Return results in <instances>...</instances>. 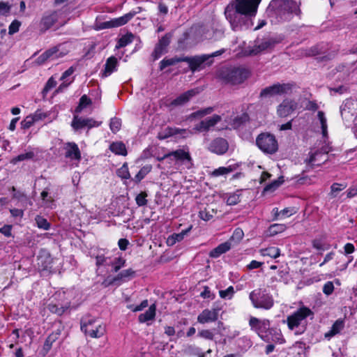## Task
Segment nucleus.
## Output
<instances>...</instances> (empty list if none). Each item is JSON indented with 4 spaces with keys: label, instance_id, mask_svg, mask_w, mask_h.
Masks as SVG:
<instances>
[{
    "label": "nucleus",
    "instance_id": "nucleus-1",
    "mask_svg": "<svg viewBox=\"0 0 357 357\" xmlns=\"http://www.w3.org/2000/svg\"><path fill=\"white\" fill-rule=\"evenodd\" d=\"M261 0H231L225 9V15L232 30L248 29L253 26Z\"/></svg>",
    "mask_w": 357,
    "mask_h": 357
},
{
    "label": "nucleus",
    "instance_id": "nucleus-2",
    "mask_svg": "<svg viewBox=\"0 0 357 357\" xmlns=\"http://www.w3.org/2000/svg\"><path fill=\"white\" fill-rule=\"evenodd\" d=\"M160 168L167 175L183 173L193 166V161L188 149H178L158 158Z\"/></svg>",
    "mask_w": 357,
    "mask_h": 357
},
{
    "label": "nucleus",
    "instance_id": "nucleus-3",
    "mask_svg": "<svg viewBox=\"0 0 357 357\" xmlns=\"http://www.w3.org/2000/svg\"><path fill=\"white\" fill-rule=\"evenodd\" d=\"M267 12L278 20H289L294 15H300V3L294 0H272Z\"/></svg>",
    "mask_w": 357,
    "mask_h": 357
},
{
    "label": "nucleus",
    "instance_id": "nucleus-4",
    "mask_svg": "<svg viewBox=\"0 0 357 357\" xmlns=\"http://www.w3.org/2000/svg\"><path fill=\"white\" fill-rule=\"evenodd\" d=\"M314 312L311 309L306 306H301L297 310L291 313L284 321L287 323L288 328L293 331L296 335L303 334L307 327V318H312Z\"/></svg>",
    "mask_w": 357,
    "mask_h": 357
},
{
    "label": "nucleus",
    "instance_id": "nucleus-5",
    "mask_svg": "<svg viewBox=\"0 0 357 357\" xmlns=\"http://www.w3.org/2000/svg\"><path fill=\"white\" fill-rule=\"evenodd\" d=\"M250 75V72L243 68H222L219 74L220 78L225 83L236 85L243 83Z\"/></svg>",
    "mask_w": 357,
    "mask_h": 357
},
{
    "label": "nucleus",
    "instance_id": "nucleus-6",
    "mask_svg": "<svg viewBox=\"0 0 357 357\" xmlns=\"http://www.w3.org/2000/svg\"><path fill=\"white\" fill-rule=\"evenodd\" d=\"M81 330L93 338H100L106 333V326L91 317L83 318L81 321Z\"/></svg>",
    "mask_w": 357,
    "mask_h": 357
},
{
    "label": "nucleus",
    "instance_id": "nucleus-7",
    "mask_svg": "<svg viewBox=\"0 0 357 357\" xmlns=\"http://www.w3.org/2000/svg\"><path fill=\"white\" fill-rule=\"evenodd\" d=\"M249 298L254 307L270 310L274 305L272 295L264 289H256L250 293Z\"/></svg>",
    "mask_w": 357,
    "mask_h": 357
},
{
    "label": "nucleus",
    "instance_id": "nucleus-8",
    "mask_svg": "<svg viewBox=\"0 0 357 357\" xmlns=\"http://www.w3.org/2000/svg\"><path fill=\"white\" fill-rule=\"evenodd\" d=\"M70 303L64 292H56L49 300L47 308L50 312L61 316L70 307Z\"/></svg>",
    "mask_w": 357,
    "mask_h": 357
},
{
    "label": "nucleus",
    "instance_id": "nucleus-9",
    "mask_svg": "<svg viewBox=\"0 0 357 357\" xmlns=\"http://www.w3.org/2000/svg\"><path fill=\"white\" fill-rule=\"evenodd\" d=\"M256 144L259 149L266 153H274L278 149V142L275 136L270 133L260 134L257 137Z\"/></svg>",
    "mask_w": 357,
    "mask_h": 357
},
{
    "label": "nucleus",
    "instance_id": "nucleus-10",
    "mask_svg": "<svg viewBox=\"0 0 357 357\" xmlns=\"http://www.w3.org/2000/svg\"><path fill=\"white\" fill-rule=\"evenodd\" d=\"M221 54L220 52H215L211 55L203 54L201 56H183V61L188 63L190 69L192 72H195L202 69L204 67V63L212 56H216Z\"/></svg>",
    "mask_w": 357,
    "mask_h": 357
},
{
    "label": "nucleus",
    "instance_id": "nucleus-11",
    "mask_svg": "<svg viewBox=\"0 0 357 357\" xmlns=\"http://www.w3.org/2000/svg\"><path fill=\"white\" fill-rule=\"evenodd\" d=\"M249 325L252 331L256 332L261 338L268 333L270 328V321L268 319H259L256 317H250Z\"/></svg>",
    "mask_w": 357,
    "mask_h": 357
},
{
    "label": "nucleus",
    "instance_id": "nucleus-12",
    "mask_svg": "<svg viewBox=\"0 0 357 357\" xmlns=\"http://www.w3.org/2000/svg\"><path fill=\"white\" fill-rule=\"evenodd\" d=\"M249 116L248 114L243 113L241 115L236 116H225L224 117V125L222 129H237L247 121H248Z\"/></svg>",
    "mask_w": 357,
    "mask_h": 357
},
{
    "label": "nucleus",
    "instance_id": "nucleus-13",
    "mask_svg": "<svg viewBox=\"0 0 357 357\" xmlns=\"http://www.w3.org/2000/svg\"><path fill=\"white\" fill-rule=\"evenodd\" d=\"M63 150L65 151V157L73 162L75 166H78L82 156L77 144L75 142H67L63 145Z\"/></svg>",
    "mask_w": 357,
    "mask_h": 357
},
{
    "label": "nucleus",
    "instance_id": "nucleus-14",
    "mask_svg": "<svg viewBox=\"0 0 357 357\" xmlns=\"http://www.w3.org/2000/svg\"><path fill=\"white\" fill-rule=\"evenodd\" d=\"M312 123L315 131L320 132L324 140L328 139V121L325 112L318 111Z\"/></svg>",
    "mask_w": 357,
    "mask_h": 357
},
{
    "label": "nucleus",
    "instance_id": "nucleus-15",
    "mask_svg": "<svg viewBox=\"0 0 357 357\" xmlns=\"http://www.w3.org/2000/svg\"><path fill=\"white\" fill-rule=\"evenodd\" d=\"M224 117L225 114H214L200 121L195 126L194 130L198 132H207L220 123Z\"/></svg>",
    "mask_w": 357,
    "mask_h": 357
},
{
    "label": "nucleus",
    "instance_id": "nucleus-16",
    "mask_svg": "<svg viewBox=\"0 0 357 357\" xmlns=\"http://www.w3.org/2000/svg\"><path fill=\"white\" fill-rule=\"evenodd\" d=\"M271 43L268 40L257 41L254 45L248 46L245 50H243L242 54L244 56L257 55L271 47Z\"/></svg>",
    "mask_w": 357,
    "mask_h": 357
},
{
    "label": "nucleus",
    "instance_id": "nucleus-17",
    "mask_svg": "<svg viewBox=\"0 0 357 357\" xmlns=\"http://www.w3.org/2000/svg\"><path fill=\"white\" fill-rule=\"evenodd\" d=\"M298 104L293 100L284 99L278 107L277 114L280 117L289 116L297 108Z\"/></svg>",
    "mask_w": 357,
    "mask_h": 357
},
{
    "label": "nucleus",
    "instance_id": "nucleus-18",
    "mask_svg": "<svg viewBox=\"0 0 357 357\" xmlns=\"http://www.w3.org/2000/svg\"><path fill=\"white\" fill-rule=\"evenodd\" d=\"M229 149V144L227 141L222 137H218L213 139L209 146L208 150L218 155L225 154Z\"/></svg>",
    "mask_w": 357,
    "mask_h": 357
},
{
    "label": "nucleus",
    "instance_id": "nucleus-19",
    "mask_svg": "<svg viewBox=\"0 0 357 357\" xmlns=\"http://www.w3.org/2000/svg\"><path fill=\"white\" fill-rule=\"evenodd\" d=\"M219 310L216 308L205 309L197 317V321L204 324L215 321L218 318Z\"/></svg>",
    "mask_w": 357,
    "mask_h": 357
},
{
    "label": "nucleus",
    "instance_id": "nucleus-20",
    "mask_svg": "<svg viewBox=\"0 0 357 357\" xmlns=\"http://www.w3.org/2000/svg\"><path fill=\"white\" fill-rule=\"evenodd\" d=\"M171 36L166 34L159 40L153 52V56L155 60L158 59L163 54L166 52V49L170 43Z\"/></svg>",
    "mask_w": 357,
    "mask_h": 357
},
{
    "label": "nucleus",
    "instance_id": "nucleus-21",
    "mask_svg": "<svg viewBox=\"0 0 357 357\" xmlns=\"http://www.w3.org/2000/svg\"><path fill=\"white\" fill-rule=\"evenodd\" d=\"M199 92L198 89H193L188 90V91L181 94L176 98H175L171 102L172 106H179L185 104L188 102L193 96Z\"/></svg>",
    "mask_w": 357,
    "mask_h": 357
},
{
    "label": "nucleus",
    "instance_id": "nucleus-22",
    "mask_svg": "<svg viewBox=\"0 0 357 357\" xmlns=\"http://www.w3.org/2000/svg\"><path fill=\"white\" fill-rule=\"evenodd\" d=\"M192 225H190L186 229L183 230L180 233H174L169 236L167 238L166 243L167 246H173L176 243L182 241L185 236L192 230Z\"/></svg>",
    "mask_w": 357,
    "mask_h": 357
},
{
    "label": "nucleus",
    "instance_id": "nucleus-23",
    "mask_svg": "<svg viewBox=\"0 0 357 357\" xmlns=\"http://www.w3.org/2000/svg\"><path fill=\"white\" fill-rule=\"evenodd\" d=\"M262 340L267 342H272L278 344L284 342L281 331L273 328H269L268 333Z\"/></svg>",
    "mask_w": 357,
    "mask_h": 357
},
{
    "label": "nucleus",
    "instance_id": "nucleus-24",
    "mask_svg": "<svg viewBox=\"0 0 357 357\" xmlns=\"http://www.w3.org/2000/svg\"><path fill=\"white\" fill-rule=\"evenodd\" d=\"M74 71V68L73 67H70L62 74L60 78V79L62 81V83L56 89L57 93L62 92L72 83L73 79L71 77V76L73 74Z\"/></svg>",
    "mask_w": 357,
    "mask_h": 357
},
{
    "label": "nucleus",
    "instance_id": "nucleus-25",
    "mask_svg": "<svg viewBox=\"0 0 357 357\" xmlns=\"http://www.w3.org/2000/svg\"><path fill=\"white\" fill-rule=\"evenodd\" d=\"M327 152H315L311 153L308 159H307V163L312 166H319L321 163L324 162L327 160Z\"/></svg>",
    "mask_w": 357,
    "mask_h": 357
},
{
    "label": "nucleus",
    "instance_id": "nucleus-26",
    "mask_svg": "<svg viewBox=\"0 0 357 357\" xmlns=\"http://www.w3.org/2000/svg\"><path fill=\"white\" fill-rule=\"evenodd\" d=\"M231 243L230 241H225L218 245L216 248L211 250L209 252V257L211 258H218L222 254L226 253L231 248Z\"/></svg>",
    "mask_w": 357,
    "mask_h": 357
},
{
    "label": "nucleus",
    "instance_id": "nucleus-27",
    "mask_svg": "<svg viewBox=\"0 0 357 357\" xmlns=\"http://www.w3.org/2000/svg\"><path fill=\"white\" fill-rule=\"evenodd\" d=\"M344 328V320L343 319H337L332 325L331 329L325 333V338L330 340L335 335L339 334Z\"/></svg>",
    "mask_w": 357,
    "mask_h": 357
},
{
    "label": "nucleus",
    "instance_id": "nucleus-28",
    "mask_svg": "<svg viewBox=\"0 0 357 357\" xmlns=\"http://www.w3.org/2000/svg\"><path fill=\"white\" fill-rule=\"evenodd\" d=\"M118 59L115 56L109 57L105 64V69L102 72V77H108L113 72L117 70Z\"/></svg>",
    "mask_w": 357,
    "mask_h": 357
},
{
    "label": "nucleus",
    "instance_id": "nucleus-29",
    "mask_svg": "<svg viewBox=\"0 0 357 357\" xmlns=\"http://www.w3.org/2000/svg\"><path fill=\"white\" fill-rule=\"evenodd\" d=\"M203 34L201 36V40L213 39L218 40L224 35V30L222 27L216 28L215 30L202 29Z\"/></svg>",
    "mask_w": 357,
    "mask_h": 357
},
{
    "label": "nucleus",
    "instance_id": "nucleus-30",
    "mask_svg": "<svg viewBox=\"0 0 357 357\" xmlns=\"http://www.w3.org/2000/svg\"><path fill=\"white\" fill-rule=\"evenodd\" d=\"M60 13L53 12L49 15H45L41 20V26L43 29L47 30L52 26L57 21Z\"/></svg>",
    "mask_w": 357,
    "mask_h": 357
},
{
    "label": "nucleus",
    "instance_id": "nucleus-31",
    "mask_svg": "<svg viewBox=\"0 0 357 357\" xmlns=\"http://www.w3.org/2000/svg\"><path fill=\"white\" fill-rule=\"evenodd\" d=\"M194 128L192 130L181 129L178 128H168L167 133L171 136H175L181 138H187L194 134Z\"/></svg>",
    "mask_w": 357,
    "mask_h": 357
},
{
    "label": "nucleus",
    "instance_id": "nucleus-32",
    "mask_svg": "<svg viewBox=\"0 0 357 357\" xmlns=\"http://www.w3.org/2000/svg\"><path fill=\"white\" fill-rule=\"evenodd\" d=\"M156 313V306L152 304L149 309L139 315L138 320L140 323H146L155 319Z\"/></svg>",
    "mask_w": 357,
    "mask_h": 357
},
{
    "label": "nucleus",
    "instance_id": "nucleus-33",
    "mask_svg": "<svg viewBox=\"0 0 357 357\" xmlns=\"http://www.w3.org/2000/svg\"><path fill=\"white\" fill-rule=\"evenodd\" d=\"M48 50L52 51V55L50 57V60H52V61L62 58L68 53V50L66 47V45L63 44L59 45L56 47L49 49Z\"/></svg>",
    "mask_w": 357,
    "mask_h": 357
},
{
    "label": "nucleus",
    "instance_id": "nucleus-34",
    "mask_svg": "<svg viewBox=\"0 0 357 357\" xmlns=\"http://www.w3.org/2000/svg\"><path fill=\"white\" fill-rule=\"evenodd\" d=\"M126 17L123 18V16H121L117 18H114L109 21H106L102 23L100 28L101 29H111L114 27L121 26L125 25L126 23Z\"/></svg>",
    "mask_w": 357,
    "mask_h": 357
},
{
    "label": "nucleus",
    "instance_id": "nucleus-35",
    "mask_svg": "<svg viewBox=\"0 0 357 357\" xmlns=\"http://www.w3.org/2000/svg\"><path fill=\"white\" fill-rule=\"evenodd\" d=\"M109 150L116 155H126L127 149L122 142H112L109 146Z\"/></svg>",
    "mask_w": 357,
    "mask_h": 357
},
{
    "label": "nucleus",
    "instance_id": "nucleus-36",
    "mask_svg": "<svg viewBox=\"0 0 357 357\" xmlns=\"http://www.w3.org/2000/svg\"><path fill=\"white\" fill-rule=\"evenodd\" d=\"M297 185H312L315 183V175L308 176L302 173L301 175L294 177Z\"/></svg>",
    "mask_w": 357,
    "mask_h": 357
},
{
    "label": "nucleus",
    "instance_id": "nucleus-37",
    "mask_svg": "<svg viewBox=\"0 0 357 357\" xmlns=\"http://www.w3.org/2000/svg\"><path fill=\"white\" fill-rule=\"evenodd\" d=\"M40 197L43 202V206L47 208H54L56 207V204L54 199L50 196L48 192L46 190H44L41 194Z\"/></svg>",
    "mask_w": 357,
    "mask_h": 357
},
{
    "label": "nucleus",
    "instance_id": "nucleus-38",
    "mask_svg": "<svg viewBox=\"0 0 357 357\" xmlns=\"http://www.w3.org/2000/svg\"><path fill=\"white\" fill-rule=\"evenodd\" d=\"M259 253L263 257L276 259L280 255V250L277 247H268L259 250Z\"/></svg>",
    "mask_w": 357,
    "mask_h": 357
},
{
    "label": "nucleus",
    "instance_id": "nucleus-39",
    "mask_svg": "<svg viewBox=\"0 0 357 357\" xmlns=\"http://www.w3.org/2000/svg\"><path fill=\"white\" fill-rule=\"evenodd\" d=\"M135 35L130 32L122 36L116 45V49L124 47L133 42Z\"/></svg>",
    "mask_w": 357,
    "mask_h": 357
},
{
    "label": "nucleus",
    "instance_id": "nucleus-40",
    "mask_svg": "<svg viewBox=\"0 0 357 357\" xmlns=\"http://www.w3.org/2000/svg\"><path fill=\"white\" fill-rule=\"evenodd\" d=\"M211 350L208 349L206 352H202V350L195 346H188L185 349V352L190 355L197 356L198 357H208V355L211 354Z\"/></svg>",
    "mask_w": 357,
    "mask_h": 357
},
{
    "label": "nucleus",
    "instance_id": "nucleus-41",
    "mask_svg": "<svg viewBox=\"0 0 357 357\" xmlns=\"http://www.w3.org/2000/svg\"><path fill=\"white\" fill-rule=\"evenodd\" d=\"M112 257H105L104 255H98L96 257V266L98 269L100 270L102 267L107 268L109 271V268L111 266Z\"/></svg>",
    "mask_w": 357,
    "mask_h": 357
},
{
    "label": "nucleus",
    "instance_id": "nucleus-42",
    "mask_svg": "<svg viewBox=\"0 0 357 357\" xmlns=\"http://www.w3.org/2000/svg\"><path fill=\"white\" fill-rule=\"evenodd\" d=\"M312 246L319 251H325L330 248V245L326 243L325 238L323 236L314 239Z\"/></svg>",
    "mask_w": 357,
    "mask_h": 357
},
{
    "label": "nucleus",
    "instance_id": "nucleus-43",
    "mask_svg": "<svg viewBox=\"0 0 357 357\" xmlns=\"http://www.w3.org/2000/svg\"><path fill=\"white\" fill-rule=\"evenodd\" d=\"M151 169L152 167L150 165L142 167L133 178V181L136 183H139L151 171Z\"/></svg>",
    "mask_w": 357,
    "mask_h": 357
},
{
    "label": "nucleus",
    "instance_id": "nucleus-44",
    "mask_svg": "<svg viewBox=\"0 0 357 357\" xmlns=\"http://www.w3.org/2000/svg\"><path fill=\"white\" fill-rule=\"evenodd\" d=\"M182 59H183V56L182 57L175 56V57L170 58V59L165 58L160 61V69L161 70H162L167 66H173L178 62H182L183 61Z\"/></svg>",
    "mask_w": 357,
    "mask_h": 357
},
{
    "label": "nucleus",
    "instance_id": "nucleus-45",
    "mask_svg": "<svg viewBox=\"0 0 357 357\" xmlns=\"http://www.w3.org/2000/svg\"><path fill=\"white\" fill-rule=\"evenodd\" d=\"M235 170V167L233 165H229L228 167H220L218 169H215L211 174L212 176L215 177H218L220 176L227 175L233 171Z\"/></svg>",
    "mask_w": 357,
    "mask_h": 357
},
{
    "label": "nucleus",
    "instance_id": "nucleus-46",
    "mask_svg": "<svg viewBox=\"0 0 357 357\" xmlns=\"http://www.w3.org/2000/svg\"><path fill=\"white\" fill-rule=\"evenodd\" d=\"M287 229V227L284 224H273L271 225L268 229V235L275 236L280 233L283 232Z\"/></svg>",
    "mask_w": 357,
    "mask_h": 357
},
{
    "label": "nucleus",
    "instance_id": "nucleus-47",
    "mask_svg": "<svg viewBox=\"0 0 357 357\" xmlns=\"http://www.w3.org/2000/svg\"><path fill=\"white\" fill-rule=\"evenodd\" d=\"M275 95H278V89L277 88V84H275L272 86L266 87L260 93V96L261 98H267V97H271V96H273Z\"/></svg>",
    "mask_w": 357,
    "mask_h": 357
},
{
    "label": "nucleus",
    "instance_id": "nucleus-48",
    "mask_svg": "<svg viewBox=\"0 0 357 357\" xmlns=\"http://www.w3.org/2000/svg\"><path fill=\"white\" fill-rule=\"evenodd\" d=\"M126 260L122 257L112 258L111 271L117 272L120 268L124 266Z\"/></svg>",
    "mask_w": 357,
    "mask_h": 357
},
{
    "label": "nucleus",
    "instance_id": "nucleus-49",
    "mask_svg": "<svg viewBox=\"0 0 357 357\" xmlns=\"http://www.w3.org/2000/svg\"><path fill=\"white\" fill-rule=\"evenodd\" d=\"M284 177L280 176L277 180H275L266 185L264 189V192H273L278 188L284 183Z\"/></svg>",
    "mask_w": 357,
    "mask_h": 357
},
{
    "label": "nucleus",
    "instance_id": "nucleus-50",
    "mask_svg": "<svg viewBox=\"0 0 357 357\" xmlns=\"http://www.w3.org/2000/svg\"><path fill=\"white\" fill-rule=\"evenodd\" d=\"M116 174L123 180L130 178V174L128 169V165L126 162L120 168L116 170Z\"/></svg>",
    "mask_w": 357,
    "mask_h": 357
},
{
    "label": "nucleus",
    "instance_id": "nucleus-51",
    "mask_svg": "<svg viewBox=\"0 0 357 357\" xmlns=\"http://www.w3.org/2000/svg\"><path fill=\"white\" fill-rule=\"evenodd\" d=\"M214 111L213 107H208L199 109L193 112L190 116L192 118H202L206 115L211 114Z\"/></svg>",
    "mask_w": 357,
    "mask_h": 357
},
{
    "label": "nucleus",
    "instance_id": "nucleus-52",
    "mask_svg": "<svg viewBox=\"0 0 357 357\" xmlns=\"http://www.w3.org/2000/svg\"><path fill=\"white\" fill-rule=\"evenodd\" d=\"M294 86L293 83H284V84H277V88L278 89V95H283L289 93L291 91Z\"/></svg>",
    "mask_w": 357,
    "mask_h": 357
},
{
    "label": "nucleus",
    "instance_id": "nucleus-53",
    "mask_svg": "<svg viewBox=\"0 0 357 357\" xmlns=\"http://www.w3.org/2000/svg\"><path fill=\"white\" fill-rule=\"evenodd\" d=\"M85 118L78 117L75 116L72 123L71 126L75 130L84 128L86 127Z\"/></svg>",
    "mask_w": 357,
    "mask_h": 357
},
{
    "label": "nucleus",
    "instance_id": "nucleus-54",
    "mask_svg": "<svg viewBox=\"0 0 357 357\" xmlns=\"http://www.w3.org/2000/svg\"><path fill=\"white\" fill-rule=\"evenodd\" d=\"M235 294V290L233 286H229L225 290L219 291V296L222 299L231 300Z\"/></svg>",
    "mask_w": 357,
    "mask_h": 357
},
{
    "label": "nucleus",
    "instance_id": "nucleus-55",
    "mask_svg": "<svg viewBox=\"0 0 357 357\" xmlns=\"http://www.w3.org/2000/svg\"><path fill=\"white\" fill-rule=\"evenodd\" d=\"M33 156H34V153L32 151H29V152H26L24 153H22V154H20L17 156L13 158L11 160V163H13V165H15L18 162L24 161L26 160H30V159L33 158Z\"/></svg>",
    "mask_w": 357,
    "mask_h": 357
},
{
    "label": "nucleus",
    "instance_id": "nucleus-56",
    "mask_svg": "<svg viewBox=\"0 0 357 357\" xmlns=\"http://www.w3.org/2000/svg\"><path fill=\"white\" fill-rule=\"evenodd\" d=\"M35 220L38 228L44 230H48L50 228V224L48 222L47 219L43 216L36 215Z\"/></svg>",
    "mask_w": 357,
    "mask_h": 357
},
{
    "label": "nucleus",
    "instance_id": "nucleus-57",
    "mask_svg": "<svg viewBox=\"0 0 357 357\" xmlns=\"http://www.w3.org/2000/svg\"><path fill=\"white\" fill-rule=\"evenodd\" d=\"M51 257L48 253H45L43 256L40 255L38 258V264L40 265L43 269H47L51 264Z\"/></svg>",
    "mask_w": 357,
    "mask_h": 357
},
{
    "label": "nucleus",
    "instance_id": "nucleus-58",
    "mask_svg": "<svg viewBox=\"0 0 357 357\" xmlns=\"http://www.w3.org/2000/svg\"><path fill=\"white\" fill-rule=\"evenodd\" d=\"M52 50H46L45 52L37 57L36 59V63L38 65H42L47 61H52V60H50V57L52 55Z\"/></svg>",
    "mask_w": 357,
    "mask_h": 357
},
{
    "label": "nucleus",
    "instance_id": "nucleus-59",
    "mask_svg": "<svg viewBox=\"0 0 357 357\" xmlns=\"http://www.w3.org/2000/svg\"><path fill=\"white\" fill-rule=\"evenodd\" d=\"M109 128L113 133H116L121 128V120L116 117L111 119Z\"/></svg>",
    "mask_w": 357,
    "mask_h": 357
},
{
    "label": "nucleus",
    "instance_id": "nucleus-60",
    "mask_svg": "<svg viewBox=\"0 0 357 357\" xmlns=\"http://www.w3.org/2000/svg\"><path fill=\"white\" fill-rule=\"evenodd\" d=\"M148 194L146 192H141L135 197V202L138 206H146L148 203Z\"/></svg>",
    "mask_w": 357,
    "mask_h": 357
},
{
    "label": "nucleus",
    "instance_id": "nucleus-61",
    "mask_svg": "<svg viewBox=\"0 0 357 357\" xmlns=\"http://www.w3.org/2000/svg\"><path fill=\"white\" fill-rule=\"evenodd\" d=\"M37 114L26 116L22 121V126L24 128H30L36 121Z\"/></svg>",
    "mask_w": 357,
    "mask_h": 357
},
{
    "label": "nucleus",
    "instance_id": "nucleus-62",
    "mask_svg": "<svg viewBox=\"0 0 357 357\" xmlns=\"http://www.w3.org/2000/svg\"><path fill=\"white\" fill-rule=\"evenodd\" d=\"M149 303L147 300H144L141 302L139 305H128L127 307L130 309L132 312H139L143 310L144 308L148 307Z\"/></svg>",
    "mask_w": 357,
    "mask_h": 357
},
{
    "label": "nucleus",
    "instance_id": "nucleus-63",
    "mask_svg": "<svg viewBox=\"0 0 357 357\" xmlns=\"http://www.w3.org/2000/svg\"><path fill=\"white\" fill-rule=\"evenodd\" d=\"M91 104V100L86 95L82 96L79 99V103L77 108V111H81L84 108L86 107Z\"/></svg>",
    "mask_w": 357,
    "mask_h": 357
},
{
    "label": "nucleus",
    "instance_id": "nucleus-64",
    "mask_svg": "<svg viewBox=\"0 0 357 357\" xmlns=\"http://www.w3.org/2000/svg\"><path fill=\"white\" fill-rule=\"evenodd\" d=\"M346 188V185L342 183H335L331 187V195L333 197H336L337 194Z\"/></svg>",
    "mask_w": 357,
    "mask_h": 357
}]
</instances>
